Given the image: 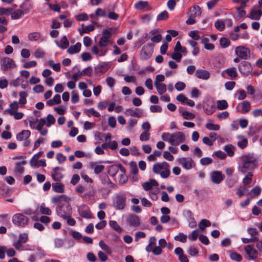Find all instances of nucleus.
Masks as SVG:
<instances>
[{
	"label": "nucleus",
	"mask_w": 262,
	"mask_h": 262,
	"mask_svg": "<svg viewBox=\"0 0 262 262\" xmlns=\"http://www.w3.org/2000/svg\"><path fill=\"white\" fill-rule=\"evenodd\" d=\"M161 138L163 140L169 142L174 146L179 145L186 140L185 135L182 132H176L171 134L164 132L162 134Z\"/></svg>",
	"instance_id": "f257e3e1"
},
{
	"label": "nucleus",
	"mask_w": 262,
	"mask_h": 262,
	"mask_svg": "<svg viewBox=\"0 0 262 262\" xmlns=\"http://www.w3.org/2000/svg\"><path fill=\"white\" fill-rule=\"evenodd\" d=\"M169 164L166 162L161 163L155 164L152 167V171L156 174H160L162 178H167L170 174Z\"/></svg>",
	"instance_id": "f03ea898"
},
{
	"label": "nucleus",
	"mask_w": 262,
	"mask_h": 262,
	"mask_svg": "<svg viewBox=\"0 0 262 262\" xmlns=\"http://www.w3.org/2000/svg\"><path fill=\"white\" fill-rule=\"evenodd\" d=\"M56 211L57 215L62 218L72 214V207L68 200H64L62 203L58 204Z\"/></svg>",
	"instance_id": "7ed1b4c3"
},
{
	"label": "nucleus",
	"mask_w": 262,
	"mask_h": 262,
	"mask_svg": "<svg viewBox=\"0 0 262 262\" xmlns=\"http://www.w3.org/2000/svg\"><path fill=\"white\" fill-rule=\"evenodd\" d=\"M12 221L14 225L24 228L28 225L29 219L22 213H16L13 215Z\"/></svg>",
	"instance_id": "20e7f679"
},
{
	"label": "nucleus",
	"mask_w": 262,
	"mask_h": 262,
	"mask_svg": "<svg viewBox=\"0 0 262 262\" xmlns=\"http://www.w3.org/2000/svg\"><path fill=\"white\" fill-rule=\"evenodd\" d=\"M154 43H148L142 47L140 53V58L142 60H147L151 56L154 52Z\"/></svg>",
	"instance_id": "39448f33"
},
{
	"label": "nucleus",
	"mask_w": 262,
	"mask_h": 262,
	"mask_svg": "<svg viewBox=\"0 0 262 262\" xmlns=\"http://www.w3.org/2000/svg\"><path fill=\"white\" fill-rule=\"evenodd\" d=\"M235 52L238 57L241 59L246 60L250 57V50L244 46L237 47L235 48Z\"/></svg>",
	"instance_id": "423d86ee"
},
{
	"label": "nucleus",
	"mask_w": 262,
	"mask_h": 262,
	"mask_svg": "<svg viewBox=\"0 0 262 262\" xmlns=\"http://www.w3.org/2000/svg\"><path fill=\"white\" fill-rule=\"evenodd\" d=\"M126 224L131 227L136 228L141 224L140 218L136 214H128L126 218Z\"/></svg>",
	"instance_id": "0eeeda50"
},
{
	"label": "nucleus",
	"mask_w": 262,
	"mask_h": 262,
	"mask_svg": "<svg viewBox=\"0 0 262 262\" xmlns=\"http://www.w3.org/2000/svg\"><path fill=\"white\" fill-rule=\"evenodd\" d=\"M238 69L241 74L244 76H248L252 71V68L251 64L246 61H242L239 64Z\"/></svg>",
	"instance_id": "6e6552de"
},
{
	"label": "nucleus",
	"mask_w": 262,
	"mask_h": 262,
	"mask_svg": "<svg viewBox=\"0 0 262 262\" xmlns=\"http://www.w3.org/2000/svg\"><path fill=\"white\" fill-rule=\"evenodd\" d=\"M126 195L123 192H119L116 195L115 207L118 210H123L126 205Z\"/></svg>",
	"instance_id": "1a4fd4ad"
},
{
	"label": "nucleus",
	"mask_w": 262,
	"mask_h": 262,
	"mask_svg": "<svg viewBox=\"0 0 262 262\" xmlns=\"http://www.w3.org/2000/svg\"><path fill=\"white\" fill-rule=\"evenodd\" d=\"M28 241V235L27 233H23L19 234L18 240L13 242V246L18 250H21L23 245Z\"/></svg>",
	"instance_id": "9d476101"
},
{
	"label": "nucleus",
	"mask_w": 262,
	"mask_h": 262,
	"mask_svg": "<svg viewBox=\"0 0 262 262\" xmlns=\"http://www.w3.org/2000/svg\"><path fill=\"white\" fill-rule=\"evenodd\" d=\"M178 162L183 168L187 170L191 169L194 166V163L191 158H181L178 159Z\"/></svg>",
	"instance_id": "9b49d317"
},
{
	"label": "nucleus",
	"mask_w": 262,
	"mask_h": 262,
	"mask_svg": "<svg viewBox=\"0 0 262 262\" xmlns=\"http://www.w3.org/2000/svg\"><path fill=\"white\" fill-rule=\"evenodd\" d=\"M1 66L2 70L5 71L16 67L14 60L9 57H5L2 59Z\"/></svg>",
	"instance_id": "f8f14e48"
},
{
	"label": "nucleus",
	"mask_w": 262,
	"mask_h": 262,
	"mask_svg": "<svg viewBox=\"0 0 262 262\" xmlns=\"http://www.w3.org/2000/svg\"><path fill=\"white\" fill-rule=\"evenodd\" d=\"M251 107L250 103L248 101L245 100L237 104L236 110L242 114H246L250 111Z\"/></svg>",
	"instance_id": "ddd939ff"
},
{
	"label": "nucleus",
	"mask_w": 262,
	"mask_h": 262,
	"mask_svg": "<svg viewBox=\"0 0 262 262\" xmlns=\"http://www.w3.org/2000/svg\"><path fill=\"white\" fill-rule=\"evenodd\" d=\"M211 181L216 184L221 183L224 179V176L222 172L218 170L213 171L210 173Z\"/></svg>",
	"instance_id": "4468645a"
},
{
	"label": "nucleus",
	"mask_w": 262,
	"mask_h": 262,
	"mask_svg": "<svg viewBox=\"0 0 262 262\" xmlns=\"http://www.w3.org/2000/svg\"><path fill=\"white\" fill-rule=\"evenodd\" d=\"M124 113L127 116L140 118L143 115L144 112L142 109L139 108H128L125 110Z\"/></svg>",
	"instance_id": "2eb2a0df"
},
{
	"label": "nucleus",
	"mask_w": 262,
	"mask_h": 262,
	"mask_svg": "<svg viewBox=\"0 0 262 262\" xmlns=\"http://www.w3.org/2000/svg\"><path fill=\"white\" fill-rule=\"evenodd\" d=\"M78 211L79 215L83 218L92 219L93 217L90 209L86 205L80 206L78 209Z\"/></svg>",
	"instance_id": "dca6fc26"
},
{
	"label": "nucleus",
	"mask_w": 262,
	"mask_h": 262,
	"mask_svg": "<svg viewBox=\"0 0 262 262\" xmlns=\"http://www.w3.org/2000/svg\"><path fill=\"white\" fill-rule=\"evenodd\" d=\"M26 161L15 163V168L13 170V173L15 176H20L24 173L25 169L23 166L26 165Z\"/></svg>",
	"instance_id": "f3484780"
},
{
	"label": "nucleus",
	"mask_w": 262,
	"mask_h": 262,
	"mask_svg": "<svg viewBox=\"0 0 262 262\" xmlns=\"http://www.w3.org/2000/svg\"><path fill=\"white\" fill-rule=\"evenodd\" d=\"M258 8L257 5L254 6L251 9L248 17L252 20H259L262 16V11L261 10H256Z\"/></svg>",
	"instance_id": "a211bd4d"
},
{
	"label": "nucleus",
	"mask_w": 262,
	"mask_h": 262,
	"mask_svg": "<svg viewBox=\"0 0 262 262\" xmlns=\"http://www.w3.org/2000/svg\"><path fill=\"white\" fill-rule=\"evenodd\" d=\"M245 250L251 259L256 258L258 255L257 251L254 248V245H247L245 247Z\"/></svg>",
	"instance_id": "6ab92c4d"
},
{
	"label": "nucleus",
	"mask_w": 262,
	"mask_h": 262,
	"mask_svg": "<svg viewBox=\"0 0 262 262\" xmlns=\"http://www.w3.org/2000/svg\"><path fill=\"white\" fill-rule=\"evenodd\" d=\"M195 76L198 78L207 80L210 77V73L208 71L199 69L196 71Z\"/></svg>",
	"instance_id": "aec40b11"
},
{
	"label": "nucleus",
	"mask_w": 262,
	"mask_h": 262,
	"mask_svg": "<svg viewBox=\"0 0 262 262\" xmlns=\"http://www.w3.org/2000/svg\"><path fill=\"white\" fill-rule=\"evenodd\" d=\"M31 135L29 130H23L16 135V139L18 141H24L28 139Z\"/></svg>",
	"instance_id": "412c9836"
},
{
	"label": "nucleus",
	"mask_w": 262,
	"mask_h": 262,
	"mask_svg": "<svg viewBox=\"0 0 262 262\" xmlns=\"http://www.w3.org/2000/svg\"><path fill=\"white\" fill-rule=\"evenodd\" d=\"M159 184L155 179H150L148 182H145L142 184V187L145 191L150 190L152 186H158Z\"/></svg>",
	"instance_id": "4be33fe9"
},
{
	"label": "nucleus",
	"mask_w": 262,
	"mask_h": 262,
	"mask_svg": "<svg viewBox=\"0 0 262 262\" xmlns=\"http://www.w3.org/2000/svg\"><path fill=\"white\" fill-rule=\"evenodd\" d=\"M60 168L59 167H54L53 169L51 177L55 181H59L63 177V175L58 170Z\"/></svg>",
	"instance_id": "5701e85b"
},
{
	"label": "nucleus",
	"mask_w": 262,
	"mask_h": 262,
	"mask_svg": "<svg viewBox=\"0 0 262 262\" xmlns=\"http://www.w3.org/2000/svg\"><path fill=\"white\" fill-rule=\"evenodd\" d=\"M81 44L80 42H77L74 46H71L67 50L70 54H74L78 53L81 49Z\"/></svg>",
	"instance_id": "b1692460"
},
{
	"label": "nucleus",
	"mask_w": 262,
	"mask_h": 262,
	"mask_svg": "<svg viewBox=\"0 0 262 262\" xmlns=\"http://www.w3.org/2000/svg\"><path fill=\"white\" fill-rule=\"evenodd\" d=\"M55 43L56 45L62 49H67L69 46V42L66 36H63L60 40V43L56 40Z\"/></svg>",
	"instance_id": "393cba45"
},
{
	"label": "nucleus",
	"mask_w": 262,
	"mask_h": 262,
	"mask_svg": "<svg viewBox=\"0 0 262 262\" xmlns=\"http://www.w3.org/2000/svg\"><path fill=\"white\" fill-rule=\"evenodd\" d=\"M92 52L95 55H98L99 56H103L107 52V50L105 49H99L97 46H94L92 48Z\"/></svg>",
	"instance_id": "a878e982"
},
{
	"label": "nucleus",
	"mask_w": 262,
	"mask_h": 262,
	"mask_svg": "<svg viewBox=\"0 0 262 262\" xmlns=\"http://www.w3.org/2000/svg\"><path fill=\"white\" fill-rule=\"evenodd\" d=\"M238 179L237 176L228 177L226 180V185L229 188H232L237 183Z\"/></svg>",
	"instance_id": "bb28decb"
},
{
	"label": "nucleus",
	"mask_w": 262,
	"mask_h": 262,
	"mask_svg": "<svg viewBox=\"0 0 262 262\" xmlns=\"http://www.w3.org/2000/svg\"><path fill=\"white\" fill-rule=\"evenodd\" d=\"M52 189L57 193H63L64 191V185L60 183H55L52 184Z\"/></svg>",
	"instance_id": "cd10ccee"
},
{
	"label": "nucleus",
	"mask_w": 262,
	"mask_h": 262,
	"mask_svg": "<svg viewBox=\"0 0 262 262\" xmlns=\"http://www.w3.org/2000/svg\"><path fill=\"white\" fill-rule=\"evenodd\" d=\"M90 166L91 168L94 167V173L96 174L100 173L104 169V166L103 165H97L95 166L94 162H90Z\"/></svg>",
	"instance_id": "c85d7f7f"
},
{
	"label": "nucleus",
	"mask_w": 262,
	"mask_h": 262,
	"mask_svg": "<svg viewBox=\"0 0 262 262\" xmlns=\"http://www.w3.org/2000/svg\"><path fill=\"white\" fill-rule=\"evenodd\" d=\"M64 200H67V197L64 195L55 196L52 199V202L54 204H60Z\"/></svg>",
	"instance_id": "c756f323"
},
{
	"label": "nucleus",
	"mask_w": 262,
	"mask_h": 262,
	"mask_svg": "<svg viewBox=\"0 0 262 262\" xmlns=\"http://www.w3.org/2000/svg\"><path fill=\"white\" fill-rule=\"evenodd\" d=\"M11 18L13 19H17L21 18L24 16L23 11L20 9L16 10L13 12H11Z\"/></svg>",
	"instance_id": "7c9ffc66"
},
{
	"label": "nucleus",
	"mask_w": 262,
	"mask_h": 262,
	"mask_svg": "<svg viewBox=\"0 0 262 262\" xmlns=\"http://www.w3.org/2000/svg\"><path fill=\"white\" fill-rule=\"evenodd\" d=\"M211 223L209 221L206 219H203L201 220L199 223V227L201 230L203 231L207 227L210 226Z\"/></svg>",
	"instance_id": "2f4dec72"
},
{
	"label": "nucleus",
	"mask_w": 262,
	"mask_h": 262,
	"mask_svg": "<svg viewBox=\"0 0 262 262\" xmlns=\"http://www.w3.org/2000/svg\"><path fill=\"white\" fill-rule=\"evenodd\" d=\"M42 151H39L32 157L30 161L31 166H36V162L38 159L42 156Z\"/></svg>",
	"instance_id": "473e14b6"
},
{
	"label": "nucleus",
	"mask_w": 262,
	"mask_h": 262,
	"mask_svg": "<svg viewBox=\"0 0 262 262\" xmlns=\"http://www.w3.org/2000/svg\"><path fill=\"white\" fill-rule=\"evenodd\" d=\"M39 210L41 214L50 215L52 213L51 210L48 208L46 207L44 203H42L39 207Z\"/></svg>",
	"instance_id": "72a5a7b5"
},
{
	"label": "nucleus",
	"mask_w": 262,
	"mask_h": 262,
	"mask_svg": "<svg viewBox=\"0 0 262 262\" xmlns=\"http://www.w3.org/2000/svg\"><path fill=\"white\" fill-rule=\"evenodd\" d=\"M41 36L40 33L35 32L30 33L28 35V38L31 41H38L40 39Z\"/></svg>",
	"instance_id": "f704fd0d"
},
{
	"label": "nucleus",
	"mask_w": 262,
	"mask_h": 262,
	"mask_svg": "<svg viewBox=\"0 0 262 262\" xmlns=\"http://www.w3.org/2000/svg\"><path fill=\"white\" fill-rule=\"evenodd\" d=\"M157 89V90L160 95L164 94L166 91V85L163 83H159L154 84Z\"/></svg>",
	"instance_id": "c9c22d12"
},
{
	"label": "nucleus",
	"mask_w": 262,
	"mask_h": 262,
	"mask_svg": "<svg viewBox=\"0 0 262 262\" xmlns=\"http://www.w3.org/2000/svg\"><path fill=\"white\" fill-rule=\"evenodd\" d=\"M20 98L19 103L21 105H24L27 102L26 98L28 97V94L25 91L20 92L19 93Z\"/></svg>",
	"instance_id": "e433bc0d"
},
{
	"label": "nucleus",
	"mask_w": 262,
	"mask_h": 262,
	"mask_svg": "<svg viewBox=\"0 0 262 262\" xmlns=\"http://www.w3.org/2000/svg\"><path fill=\"white\" fill-rule=\"evenodd\" d=\"M190 11L192 12L191 15L194 16H200L202 13L201 8L199 6H192Z\"/></svg>",
	"instance_id": "4c0bfd02"
},
{
	"label": "nucleus",
	"mask_w": 262,
	"mask_h": 262,
	"mask_svg": "<svg viewBox=\"0 0 262 262\" xmlns=\"http://www.w3.org/2000/svg\"><path fill=\"white\" fill-rule=\"evenodd\" d=\"M214 26L217 30L222 31L225 28V23L223 20L217 19L214 23Z\"/></svg>",
	"instance_id": "58836bf2"
},
{
	"label": "nucleus",
	"mask_w": 262,
	"mask_h": 262,
	"mask_svg": "<svg viewBox=\"0 0 262 262\" xmlns=\"http://www.w3.org/2000/svg\"><path fill=\"white\" fill-rule=\"evenodd\" d=\"M19 8L20 10L23 11V13L24 14L28 13L32 8V7L31 4H29V6H27L26 2H24L20 5Z\"/></svg>",
	"instance_id": "ea45409f"
},
{
	"label": "nucleus",
	"mask_w": 262,
	"mask_h": 262,
	"mask_svg": "<svg viewBox=\"0 0 262 262\" xmlns=\"http://www.w3.org/2000/svg\"><path fill=\"white\" fill-rule=\"evenodd\" d=\"M46 118V125L48 127H50L51 125L53 124L55 122V119L53 116L51 114L48 115Z\"/></svg>",
	"instance_id": "a19ab883"
},
{
	"label": "nucleus",
	"mask_w": 262,
	"mask_h": 262,
	"mask_svg": "<svg viewBox=\"0 0 262 262\" xmlns=\"http://www.w3.org/2000/svg\"><path fill=\"white\" fill-rule=\"evenodd\" d=\"M220 43L223 48H226L230 45V41L227 37H222L220 39Z\"/></svg>",
	"instance_id": "79ce46f5"
},
{
	"label": "nucleus",
	"mask_w": 262,
	"mask_h": 262,
	"mask_svg": "<svg viewBox=\"0 0 262 262\" xmlns=\"http://www.w3.org/2000/svg\"><path fill=\"white\" fill-rule=\"evenodd\" d=\"M217 106L220 110H223L228 107V104L225 100H219L217 102Z\"/></svg>",
	"instance_id": "37998d69"
},
{
	"label": "nucleus",
	"mask_w": 262,
	"mask_h": 262,
	"mask_svg": "<svg viewBox=\"0 0 262 262\" xmlns=\"http://www.w3.org/2000/svg\"><path fill=\"white\" fill-rule=\"evenodd\" d=\"M256 158L253 155H249L245 157L244 162L250 164L255 165Z\"/></svg>",
	"instance_id": "c03bdc74"
},
{
	"label": "nucleus",
	"mask_w": 262,
	"mask_h": 262,
	"mask_svg": "<svg viewBox=\"0 0 262 262\" xmlns=\"http://www.w3.org/2000/svg\"><path fill=\"white\" fill-rule=\"evenodd\" d=\"M224 149L229 157H232L234 154V147L232 145H227L224 146Z\"/></svg>",
	"instance_id": "a18cd8bd"
},
{
	"label": "nucleus",
	"mask_w": 262,
	"mask_h": 262,
	"mask_svg": "<svg viewBox=\"0 0 262 262\" xmlns=\"http://www.w3.org/2000/svg\"><path fill=\"white\" fill-rule=\"evenodd\" d=\"M168 18V13L166 10L162 11L157 16V21L166 20Z\"/></svg>",
	"instance_id": "49530a36"
},
{
	"label": "nucleus",
	"mask_w": 262,
	"mask_h": 262,
	"mask_svg": "<svg viewBox=\"0 0 262 262\" xmlns=\"http://www.w3.org/2000/svg\"><path fill=\"white\" fill-rule=\"evenodd\" d=\"M253 173L251 172H249L247 174L243 180V182L245 185H247L251 183L252 177Z\"/></svg>",
	"instance_id": "de8ad7c7"
},
{
	"label": "nucleus",
	"mask_w": 262,
	"mask_h": 262,
	"mask_svg": "<svg viewBox=\"0 0 262 262\" xmlns=\"http://www.w3.org/2000/svg\"><path fill=\"white\" fill-rule=\"evenodd\" d=\"M118 171V167L117 165H112L108 168V172L109 174L114 177L117 174Z\"/></svg>",
	"instance_id": "09e8293b"
},
{
	"label": "nucleus",
	"mask_w": 262,
	"mask_h": 262,
	"mask_svg": "<svg viewBox=\"0 0 262 262\" xmlns=\"http://www.w3.org/2000/svg\"><path fill=\"white\" fill-rule=\"evenodd\" d=\"M108 38H106L105 36H102L98 42V45L101 48L105 47L108 44Z\"/></svg>",
	"instance_id": "8fccbe9b"
},
{
	"label": "nucleus",
	"mask_w": 262,
	"mask_h": 262,
	"mask_svg": "<svg viewBox=\"0 0 262 262\" xmlns=\"http://www.w3.org/2000/svg\"><path fill=\"white\" fill-rule=\"evenodd\" d=\"M225 72L232 78L237 77V73L234 68L227 69Z\"/></svg>",
	"instance_id": "3c124183"
},
{
	"label": "nucleus",
	"mask_w": 262,
	"mask_h": 262,
	"mask_svg": "<svg viewBox=\"0 0 262 262\" xmlns=\"http://www.w3.org/2000/svg\"><path fill=\"white\" fill-rule=\"evenodd\" d=\"M109 224L110 226L113 228L115 231H117L119 233L121 232L122 229L121 227L119 226L118 223L115 221H110L109 222Z\"/></svg>",
	"instance_id": "603ef678"
},
{
	"label": "nucleus",
	"mask_w": 262,
	"mask_h": 262,
	"mask_svg": "<svg viewBox=\"0 0 262 262\" xmlns=\"http://www.w3.org/2000/svg\"><path fill=\"white\" fill-rule=\"evenodd\" d=\"M18 108V102L16 101H14L10 104V108L8 110V113L10 114V112H17Z\"/></svg>",
	"instance_id": "864d4df0"
},
{
	"label": "nucleus",
	"mask_w": 262,
	"mask_h": 262,
	"mask_svg": "<svg viewBox=\"0 0 262 262\" xmlns=\"http://www.w3.org/2000/svg\"><path fill=\"white\" fill-rule=\"evenodd\" d=\"M236 94L237 95V99L239 100H243L247 97V94L244 90H238Z\"/></svg>",
	"instance_id": "5fc2aeb1"
},
{
	"label": "nucleus",
	"mask_w": 262,
	"mask_h": 262,
	"mask_svg": "<svg viewBox=\"0 0 262 262\" xmlns=\"http://www.w3.org/2000/svg\"><path fill=\"white\" fill-rule=\"evenodd\" d=\"M212 159L209 157H205L200 159V162L202 165L206 166L212 163Z\"/></svg>",
	"instance_id": "6e6d98bb"
},
{
	"label": "nucleus",
	"mask_w": 262,
	"mask_h": 262,
	"mask_svg": "<svg viewBox=\"0 0 262 262\" xmlns=\"http://www.w3.org/2000/svg\"><path fill=\"white\" fill-rule=\"evenodd\" d=\"M242 140L238 142L237 145L239 147L242 149H244L247 146L248 140L246 138L244 137H241Z\"/></svg>",
	"instance_id": "4d7b16f0"
},
{
	"label": "nucleus",
	"mask_w": 262,
	"mask_h": 262,
	"mask_svg": "<svg viewBox=\"0 0 262 262\" xmlns=\"http://www.w3.org/2000/svg\"><path fill=\"white\" fill-rule=\"evenodd\" d=\"M187 239L186 235L179 233V234L174 237V239L182 243H185Z\"/></svg>",
	"instance_id": "13d9d810"
},
{
	"label": "nucleus",
	"mask_w": 262,
	"mask_h": 262,
	"mask_svg": "<svg viewBox=\"0 0 262 262\" xmlns=\"http://www.w3.org/2000/svg\"><path fill=\"white\" fill-rule=\"evenodd\" d=\"M88 113L86 115L89 117L91 115H93L95 117H99L100 116V114L99 112L95 110L94 108H90L87 110Z\"/></svg>",
	"instance_id": "bf43d9fd"
},
{
	"label": "nucleus",
	"mask_w": 262,
	"mask_h": 262,
	"mask_svg": "<svg viewBox=\"0 0 262 262\" xmlns=\"http://www.w3.org/2000/svg\"><path fill=\"white\" fill-rule=\"evenodd\" d=\"M230 258L235 261H241L242 260V256L237 252H232L230 254Z\"/></svg>",
	"instance_id": "052dcab7"
},
{
	"label": "nucleus",
	"mask_w": 262,
	"mask_h": 262,
	"mask_svg": "<svg viewBox=\"0 0 262 262\" xmlns=\"http://www.w3.org/2000/svg\"><path fill=\"white\" fill-rule=\"evenodd\" d=\"M100 247L107 253L111 252L110 247L103 241H100L99 243Z\"/></svg>",
	"instance_id": "680f3d73"
},
{
	"label": "nucleus",
	"mask_w": 262,
	"mask_h": 262,
	"mask_svg": "<svg viewBox=\"0 0 262 262\" xmlns=\"http://www.w3.org/2000/svg\"><path fill=\"white\" fill-rule=\"evenodd\" d=\"M72 214H70L69 215H67L64 217L62 218L63 219L67 221V223L70 226H75L76 224L75 220L71 217Z\"/></svg>",
	"instance_id": "e2e57ef3"
},
{
	"label": "nucleus",
	"mask_w": 262,
	"mask_h": 262,
	"mask_svg": "<svg viewBox=\"0 0 262 262\" xmlns=\"http://www.w3.org/2000/svg\"><path fill=\"white\" fill-rule=\"evenodd\" d=\"M13 11V9L11 8H0V15H8L11 14V12Z\"/></svg>",
	"instance_id": "0e129e2a"
},
{
	"label": "nucleus",
	"mask_w": 262,
	"mask_h": 262,
	"mask_svg": "<svg viewBox=\"0 0 262 262\" xmlns=\"http://www.w3.org/2000/svg\"><path fill=\"white\" fill-rule=\"evenodd\" d=\"M205 126L208 129L210 130H218L220 129L219 125L211 123H207Z\"/></svg>",
	"instance_id": "69168bd1"
},
{
	"label": "nucleus",
	"mask_w": 262,
	"mask_h": 262,
	"mask_svg": "<svg viewBox=\"0 0 262 262\" xmlns=\"http://www.w3.org/2000/svg\"><path fill=\"white\" fill-rule=\"evenodd\" d=\"M183 117L185 119H192L195 117V115L188 111H184L182 113Z\"/></svg>",
	"instance_id": "338daca9"
},
{
	"label": "nucleus",
	"mask_w": 262,
	"mask_h": 262,
	"mask_svg": "<svg viewBox=\"0 0 262 262\" xmlns=\"http://www.w3.org/2000/svg\"><path fill=\"white\" fill-rule=\"evenodd\" d=\"M150 134L148 132H144L140 136V140L141 141H147L149 140Z\"/></svg>",
	"instance_id": "774afa93"
}]
</instances>
